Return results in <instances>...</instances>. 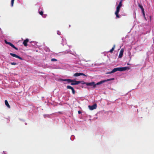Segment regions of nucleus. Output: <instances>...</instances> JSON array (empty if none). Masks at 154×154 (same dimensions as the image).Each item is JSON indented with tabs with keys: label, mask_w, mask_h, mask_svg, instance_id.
<instances>
[{
	"label": "nucleus",
	"mask_w": 154,
	"mask_h": 154,
	"mask_svg": "<svg viewBox=\"0 0 154 154\" xmlns=\"http://www.w3.org/2000/svg\"><path fill=\"white\" fill-rule=\"evenodd\" d=\"M5 43L9 45L10 46H11V47H12V48H14L16 50H17V48L15 47V46L11 43L10 42H8L6 41H5Z\"/></svg>",
	"instance_id": "obj_7"
},
{
	"label": "nucleus",
	"mask_w": 154,
	"mask_h": 154,
	"mask_svg": "<svg viewBox=\"0 0 154 154\" xmlns=\"http://www.w3.org/2000/svg\"><path fill=\"white\" fill-rule=\"evenodd\" d=\"M59 114H61V115H63V114L62 113H61V112H59Z\"/></svg>",
	"instance_id": "obj_25"
},
{
	"label": "nucleus",
	"mask_w": 154,
	"mask_h": 154,
	"mask_svg": "<svg viewBox=\"0 0 154 154\" xmlns=\"http://www.w3.org/2000/svg\"><path fill=\"white\" fill-rule=\"evenodd\" d=\"M122 0H121L119 4L116 8V10L115 12V14L116 15L117 18H119L120 17L119 15L118 14L120 11V9L122 6Z\"/></svg>",
	"instance_id": "obj_2"
},
{
	"label": "nucleus",
	"mask_w": 154,
	"mask_h": 154,
	"mask_svg": "<svg viewBox=\"0 0 154 154\" xmlns=\"http://www.w3.org/2000/svg\"><path fill=\"white\" fill-rule=\"evenodd\" d=\"M14 1V0H11V6L12 7H13V6Z\"/></svg>",
	"instance_id": "obj_18"
},
{
	"label": "nucleus",
	"mask_w": 154,
	"mask_h": 154,
	"mask_svg": "<svg viewBox=\"0 0 154 154\" xmlns=\"http://www.w3.org/2000/svg\"><path fill=\"white\" fill-rule=\"evenodd\" d=\"M57 34H58V35H60V32L59 31H57Z\"/></svg>",
	"instance_id": "obj_23"
},
{
	"label": "nucleus",
	"mask_w": 154,
	"mask_h": 154,
	"mask_svg": "<svg viewBox=\"0 0 154 154\" xmlns=\"http://www.w3.org/2000/svg\"><path fill=\"white\" fill-rule=\"evenodd\" d=\"M5 105L7 106V107L9 108H10V107L8 102V101L6 100H5Z\"/></svg>",
	"instance_id": "obj_14"
},
{
	"label": "nucleus",
	"mask_w": 154,
	"mask_h": 154,
	"mask_svg": "<svg viewBox=\"0 0 154 154\" xmlns=\"http://www.w3.org/2000/svg\"><path fill=\"white\" fill-rule=\"evenodd\" d=\"M39 14L42 15L43 17L45 18L46 17V15L43 14V11H39Z\"/></svg>",
	"instance_id": "obj_13"
},
{
	"label": "nucleus",
	"mask_w": 154,
	"mask_h": 154,
	"mask_svg": "<svg viewBox=\"0 0 154 154\" xmlns=\"http://www.w3.org/2000/svg\"><path fill=\"white\" fill-rule=\"evenodd\" d=\"M11 64L12 65H16L17 63L15 62H12L11 63Z\"/></svg>",
	"instance_id": "obj_20"
},
{
	"label": "nucleus",
	"mask_w": 154,
	"mask_h": 154,
	"mask_svg": "<svg viewBox=\"0 0 154 154\" xmlns=\"http://www.w3.org/2000/svg\"><path fill=\"white\" fill-rule=\"evenodd\" d=\"M124 51V50L122 48V49L119 52V58H121L123 55V52Z\"/></svg>",
	"instance_id": "obj_8"
},
{
	"label": "nucleus",
	"mask_w": 154,
	"mask_h": 154,
	"mask_svg": "<svg viewBox=\"0 0 154 154\" xmlns=\"http://www.w3.org/2000/svg\"><path fill=\"white\" fill-rule=\"evenodd\" d=\"M113 72H112V71L111 72H107L106 73V74H111Z\"/></svg>",
	"instance_id": "obj_22"
},
{
	"label": "nucleus",
	"mask_w": 154,
	"mask_h": 154,
	"mask_svg": "<svg viewBox=\"0 0 154 154\" xmlns=\"http://www.w3.org/2000/svg\"><path fill=\"white\" fill-rule=\"evenodd\" d=\"M10 54L11 56H13V57H16L17 58L19 59H20L21 60H23L22 58L21 57H20V56L17 55L16 54H15L12 53H11Z\"/></svg>",
	"instance_id": "obj_6"
},
{
	"label": "nucleus",
	"mask_w": 154,
	"mask_h": 154,
	"mask_svg": "<svg viewBox=\"0 0 154 154\" xmlns=\"http://www.w3.org/2000/svg\"><path fill=\"white\" fill-rule=\"evenodd\" d=\"M67 89H71L72 90V93L73 94H75V90H74V89L73 88V87H72V86H69V85L67 86Z\"/></svg>",
	"instance_id": "obj_9"
},
{
	"label": "nucleus",
	"mask_w": 154,
	"mask_h": 154,
	"mask_svg": "<svg viewBox=\"0 0 154 154\" xmlns=\"http://www.w3.org/2000/svg\"><path fill=\"white\" fill-rule=\"evenodd\" d=\"M80 75H84L85 76H86L85 74L83 73H80Z\"/></svg>",
	"instance_id": "obj_21"
},
{
	"label": "nucleus",
	"mask_w": 154,
	"mask_h": 154,
	"mask_svg": "<svg viewBox=\"0 0 154 154\" xmlns=\"http://www.w3.org/2000/svg\"><path fill=\"white\" fill-rule=\"evenodd\" d=\"M128 69V67H117L114 68L112 70V72L114 73L117 71H125Z\"/></svg>",
	"instance_id": "obj_1"
},
{
	"label": "nucleus",
	"mask_w": 154,
	"mask_h": 154,
	"mask_svg": "<svg viewBox=\"0 0 154 154\" xmlns=\"http://www.w3.org/2000/svg\"><path fill=\"white\" fill-rule=\"evenodd\" d=\"M114 80V78L108 79L106 80H104L100 81V82H97L96 84H95V85H99L105 82H108V81H109L112 80Z\"/></svg>",
	"instance_id": "obj_3"
},
{
	"label": "nucleus",
	"mask_w": 154,
	"mask_h": 154,
	"mask_svg": "<svg viewBox=\"0 0 154 154\" xmlns=\"http://www.w3.org/2000/svg\"><path fill=\"white\" fill-rule=\"evenodd\" d=\"M51 61H57V60L54 58H52L51 59Z\"/></svg>",
	"instance_id": "obj_19"
},
{
	"label": "nucleus",
	"mask_w": 154,
	"mask_h": 154,
	"mask_svg": "<svg viewBox=\"0 0 154 154\" xmlns=\"http://www.w3.org/2000/svg\"><path fill=\"white\" fill-rule=\"evenodd\" d=\"M84 84H85L87 86H93V88H95L96 86V85H95L94 82H92L90 83L86 82Z\"/></svg>",
	"instance_id": "obj_5"
},
{
	"label": "nucleus",
	"mask_w": 154,
	"mask_h": 154,
	"mask_svg": "<svg viewBox=\"0 0 154 154\" xmlns=\"http://www.w3.org/2000/svg\"><path fill=\"white\" fill-rule=\"evenodd\" d=\"M138 6H139V7L141 8V9L142 11L143 12V14H144V9H143V8L142 6L141 5L139 4L138 5Z\"/></svg>",
	"instance_id": "obj_15"
},
{
	"label": "nucleus",
	"mask_w": 154,
	"mask_h": 154,
	"mask_svg": "<svg viewBox=\"0 0 154 154\" xmlns=\"http://www.w3.org/2000/svg\"><path fill=\"white\" fill-rule=\"evenodd\" d=\"M29 39L28 38L26 39L23 42V44L25 46H26L27 45V43Z\"/></svg>",
	"instance_id": "obj_12"
},
{
	"label": "nucleus",
	"mask_w": 154,
	"mask_h": 154,
	"mask_svg": "<svg viewBox=\"0 0 154 154\" xmlns=\"http://www.w3.org/2000/svg\"><path fill=\"white\" fill-rule=\"evenodd\" d=\"M60 80L63 81H66L68 83H70V82H73V81L72 80L70 79H60Z\"/></svg>",
	"instance_id": "obj_11"
},
{
	"label": "nucleus",
	"mask_w": 154,
	"mask_h": 154,
	"mask_svg": "<svg viewBox=\"0 0 154 154\" xmlns=\"http://www.w3.org/2000/svg\"><path fill=\"white\" fill-rule=\"evenodd\" d=\"M97 107V104L95 103L93 105L90 106L89 105L88 106V108L90 110H92L94 109H95Z\"/></svg>",
	"instance_id": "obj_4"
},
{
	"label": "nucleus",
	"mask_w": 154,
	"mask_h": 154,
	"mask_svg": "<svg viewBox=\"0 0 154 154\" xmlns=\"http://www.w3.org/2000/svg\"><path fill=\"white\" fill-rule=\"evenodd\" d=\"M78 113H79V114H80L81 113V112L80 111H78Z\"/></svg>",
	"instance_id": "obj_24"
},
{
	"label": "nucleus",
	"mask_w": 154,
	"mask_h": 154,
	"mask_svg": "<svg viewBox=\"0 0 154 154\" xmlns=\"http://www.w3.org/2000/svg\"><path fill=\"white\" fill-rule=\"evenodd\" d=\"M81 82L80 81H75L71 83V84L72 85H78Z\"/></svg>",
	"instance_id": "obj_10"
},
{
	"label": "nucleus",
	"mask_w": 154,
	"mask_h": 154,
	"mask_svg": "<svg viewBox=\"0 0 154 154\" xmlns=\"http://www.w3.org/2000/svg\"><path fill=\"white\" fill-rule=\"evenodd\" d=\"M80 76V73H76L74 75V76Z\"/></svg>",
	"instance_id": "obj_16"
},
{
	"label": "nucleus",
	"mask_w": 154,
	"mask_h": 154,
	"mask_svg": "<svg viewBox=\"0 0 154 154\" xmlns=\"http://www.w3.org/2000/svg\"><path fill=\"white\" fill-rule=\"evenodd\" d=\"M115 45H113V47H112V48L109 51V52L110 53H112V52L114 50V49L115 48Z\"/></svg>",
	"instance_id": "obj_17"
}]
</instances>
